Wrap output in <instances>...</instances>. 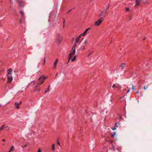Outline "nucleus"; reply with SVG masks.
I'll return each instance as SVG.
<instances>
[{"instance_id":"nucleus-54","label":"nucleus","mask_w":152,"mask_h":152,"mask_svg":"<svg viewBox=\"0 0 152 152\" xmlns=\"http://www.w3.org/2000/svg\"><path fill=\"white\" fill-rule=\"evenodd\" d=\"M118 124H120V123H118Z\"/></svg>"},{"instance_id":"nucleus-28","label":"nucleus","mask_w":152,"mask_h":152,"mask_svg":"<svg viewBox=\"0 0 152 152\" xmlns=\"http://www.w3.org/2000/svg\"><path fill=\"white\" fill-rule=\"evenodd\" d=\"M129 10V8H126V11H128Z\"/></svg>"},{"instance_id":"nucleus-49","label":"nucleus","mask_w":152,"mask_h":152,"mask_svg":"<svg viewBox=\"0 0 152 152\" xmlns=\"http://www.w3.org/2000/svg\"><path fill=\"white\" fill-rule=\"evenodd\" d=\"M58 75V73H56V76H57V75Z\"/></svg>"},{"instance_id":"nucleus-38","label":"nucleus","mask_w":152,"mask_h":152,"mask_svg":"<svg viewBox=\"0 0 152 152\" xmlns=\"http://www.w3.org/2000/svg\"><path fill=\"white\" fill-rule=\"evenodd\" d=\"M107 14V13H104V15H103L104 16H106V15Z\"/></svg>"},{"instance_id":"nucleus-25","label":"nucleus","mask_w":152,"mask_h":152,"mask_svg":"<svg viewBox=\"0 0 152 152\" xmlns=\"http://www.w3.org/2000/svg\"><path fill=\"white\" fill-rule=\"evenodd\" d=\"M81 35H79L77 38L79 39H80L81 38Z\"/></svg>"},{"instance_id":"nucleus-12","label":"nucleus","mask_w":152,"mask_h":152,"mask_svg":"<svg viewBox=\"0 0 152 152\" xmlns=\"http://www.w3.org/2000/svg\"><path fill=\"white\" fill-rule=\"evenodd\" d=\"M76 57V55L75 56H74V57H73V58L72 59V60H71V61H72V62L74 61H75V60Z\"/></svg>"},{"instance_id":"nucleus-41","label":"nucleus","mask_w":152,"mask_h":152,"mask_svg":"<svg viewBox=\"0 0 152 152\" xmlns=\"http://www.w3.org/2000/svg\"><path fill=\"white\" fill-rule=\"evenodd\" d=\"M57 143L58 144L60 145V143L58 141H57Z\"/></svg>"},{"instance_id":"nucleus-51","label":"nucleus","mask_w":152,"mask_h":152,"mask_svg":"<svg viewBox=\"0 0 152 152\" xmlns=\"http://www.w3.org/2000/svg\"><path fill=\"white\" fill-rule=\"evenodd\" d=\"M80 42H80H80H79V44H80Z\"/></svg>"},{"instance_id":"nucleus-22","label":"nucleus","mask_w":152,"mask_h":152,"mask_svg":"<svg viewBox=\"0 0 152 152\" xmlns=\"http://www.w3.org/2000/svg\"><path fill=\"white\" fill-rule=\"evenodd\" d=\"M115 134L116 133L115 132H113V134L111 135L112 137H113L115 135Z\"/></svg>"},{"instance_id":"nucleus-39","label":"nucleus","mask_w":152,"mask_h":152,"mask_svg":"<svg viewBox=\"0 0 152 152\" xmlns=\"http://www.w3.org/2000/svg\"><path fill=\"white\" fill-rule=\"evenodd\" d=\"M109 4H108L107 6V7L106 8H107V9L108 10V9L109 8Z\"/></svg>"},{"instance_id":"nucleus-52","label":"nucleus","mask_w":152,"mask_h":152,"mask_svg":"<svg viewBox=\"0 0 152 152\" xmlns=\"http://www.w3.org/2000/svg\"><path fill=\"white\" fill-rule=\"evenodd\" d=\"M129 90H128V92H129Z\"/></svg>"},{"instance_id":"nucleus-15","label":"nucleus","mask_w":152,"mask_h":152,"mask_svg":"<svg viewBox=\"0 0 152 152\" xmlns=\"http://www.w3.org/2000/svg\"><path fill=\"white\" fill-rule=\"evenodd\" d=\"M55 144H53L52 145V151H54L55 150Z\"/></svg>"},{"instance_id":"nucleus-21","label":"nucleus","mask_w":152,"mask_h":152,"mask_svg":"<svg viewBox=\"0 0 152 152\" xmlns=\"http://www.w3.org/2000/svg\"><path fill=\"white\" fill-rule=\"evenodd\" d=\"M79 40L80 39H77V38H76V40H75V43H77L78 42Z\"/></svg>"},{"instance_id":"nucleus-47","label":"nucleus","mask_w":152,"mask_h":152,"mask_svg":"<svg viewBox=\"0 0 152 152\" xmlns=\"http://www.w3.org/2000/svg\"><path fill=\"white\" fill-rule=\"evenodd\" d=\"M146 38L145 37L144 39H143V40H145L146 39Z\"/></svg>"},{"instance_id":"nucleus-29","label":"nucleus","mask_w":152,"mask_h":152,"mask_svg":"<svg viewBox=\"0 0 152 152\" xmlns=\"http://www.w3.org/2000/svg\"><path fill=\"white\" fill-rule=\"evenodd\" d=\"M27 146V145H23L22 146V148H25Z\"/></svg>"},{"instance_id":"nucleus-44","label":"nucleus","mask_w":152,"mask_h":152,"mask_svg":"<svg viewBox=\"0 0 152 152\" xmlns=\"http://www.w3.org/2000/svg\"><path fill=\"white\" fill-rule=\"evenodd\" d=\"M2 140V141H4V142H5V139H3V140Z\"/></svg>"},{"instance_id":"nucleus-2","label":"nucleus","mask_w":152,"mask_h":152,"mask_svg":"<svg viewBox=\"0 0 152 152\" xmlns=\"http://www.w3.org/2000/svg\"><path fill=\"white\" fill-rule=\"evenodd\" d=\"M8 72L7 74V79L9 82L10 83L12 80V69L10 68L8 69Z\"/></svg>"},{"instance_id":"nucleus-17","label":"nucleus","mask_w":152,"mask_h":152,"mask_svg":"<svg viewBox=\"0 0 152 152\" xmlns=\"http://www.w3.org/2000/svg\"><path fill=\"white\" fill-rule=\"evenodd\" d=\"M49 89L48 88L45 91V93H46L48 92H49Z\"/></svg>"},{"instance_id":"nucleus-55","label":"nucleus","mask_w":152,"mask_h":152,"mask_svg":"<svg viewBox=\"0 0 152 152\" xmlns=\"http://www.w3.org/2000/svg\"><path fill=\"white\" fill-rule=\"evenodd\" d=\"M74 38H73V40H74Z\"/></svg>"},{"instance_id":"nucleus-53","label":"nucleus","mask_w":152,"mask_h":152,"mask_svg":"<svg viewBox=\"0 0 152 152\" xmlns=\"http://www.w3.org/2000/svg\"><path fill=\"white\" fill-rule=\"evenodd\" d=\"M75 8L74 7V8H73V9H74Z\"/></svg>"},{"instance_id":"nucleus-10","label":"nucleus","mask_w":152,"mask_h":152,"mask_svg":"<svg viewBox=\"0 0 152 152\" xmlns=\"http://www.w3.org/2000/svg\"><path fill=\"white\" fill-rule=\"evenodd\" d=\"M77 46V43H75L74 44L72 48V50H75V47Z\"/></svg>"},{"instance_id":"nucleus-3","label":"nucleus","mask_w":152,"mask_h":152,"mask_svg":"<svg viewBox=\"0 0 152 152\" xmlns=\"http://www.w3.org/2000/svg\"><path fill=\"white\" fill-rule=\"evenodd\" d=\"M63 37L61 36L59 33H57L56 34V42L57 44H60L61 43L63 40Z\"/></svg>"},{"instance_id":"nucleus-30","label":"nucleus","mask_w":152,"mask_h":152,"mask_svg":"<svg viewBox=\"0 0 152 152\" xmlns=\"http://www.w3.org/2000/svg\"><path fill=\"white\" fill-rule=\"evenodd\" d=\"M118 124V123H116L115 124V127H118V126L117 125V124Z\"/></svg>"},{"instance_id":"nucleus-27","label":"nucleus","mask_w":152,"mask_h":152,"mask_svg":"<svg viewBox=\"0 0 152 152\" xmlns=\"http://www.w3.org/2000/svg\"><path fill=\"white\" fill-rule=\"evenodd\" d=\"M101 13L99 15V16H102V14H103V11H101Z\"/></svg>"},{"instance_id":"nucleus-11","label":"nucleus","mask_w":152,"mask_h":152,"mask_svg":"<svg viewBox=\"0 0 152 152\" xmlns=\"http://www.w3.org/2000/svg\"><path fill=\"white\" fill-rule=\"evenodd\" d=\"M19 12L21 15L22 17H23L24 15L23 11L22 10H20Z\"/></svg>"},{"instance_id":"nucleus-13","label":"nucleus","mask_w":152,"mask_h":152,"mask_svg":"<svg viewBox=\"0 0 152 152\" xmlns=\"http://www.w3.org/2000/svg\"><path fill=\"white\" fill-rule=\"evenodd\" d=\"M125 64L123 63L120 66V67H121V70H122L123 69V67H124Z\"/></svg>"},{"instance_id":"nucleus-5","label":"nucleus","mask_w":152,"mask_h":152,"mask_svg":"<svg viewBox=\"0 0 152 152\" xmlns=\"http://www.w3.org/2000/svg\"><path fill=\"white\" fill-rule=\"evenodd\" d=\"M104 19V18L103 17L99 18L97 21H96L94 24V25L96 26H99L102 22L103 20Z\"/></svg>"},{"instance_id":"nucleus-48","label":"nucleus","mask_w":152,"mask_h":152,"mask_svg":"<svg viewBox=\"0 0 152 152\" xmlns=\"http://www.w3.org/2000/svg\"><path fill=\"white\" fill-rule=\"evenodd\" d=\"M91 54V53H90L88 55V57L89 56V55H90V54Z\"/></svg>"},{"instance_id":"nucleus-23","label":"nucleus","mask_w":152,"mask_h":152,"mask_svg":"<svg viewBox=\"0 0 152 152\" xmlns=\"http://www.w3.org/2000/svg\"><path fill=\"white\" fill-rule=\"evenodd\" d=\"M40 77H42V79H43L44 80L45 79H46V78H47V77H44V76H41Z\"/></svg>"},{"instance_id":"nucleus-50","label":"nucleus","mask_w":152,"mask_h":152,"mask_svg":"<svg viewBox=\"0 0 152 152\" xmlns=\"http://www.w3.org/2000/svg\"><path fill=\"white\" fill-rule=\"evenodd\" d=\"M139 93V91H137L136 93Z\"/></svg>"},{"instance_id":"nucleus-20","label":"nucleus","mask_w":152,"mask_h":152,"mask_svg":"<svg viewBox=\"0 0 152 152\" xmlns=\"http://www.w3.org/2000/svg\"><path fill=\"white\" fill-rule=\"evenodd\" d=\"M142 1L143 3L145 4H148V3L146 0H142Z\"/></svg>"},{"instance_id":"nucleus-33","label":"nucleus","mask_w":152,"mask_h":152,"mask_svg":"<svg viewBox=\"0 0 152 152\" xmlns=\"http://www.w3.org/2000/svg\"><path fill=\"white\" fill-rule=\"evenodd\" d=\"M107 10V8H105L104 9V11H103L104 12H106Z\"/></svg>"},{"instance_id":"nucleus-40","label":"nucleus","mask_w":152,"mask_h":152,"mask_svg":"<svg viewBox=\"0 0 152 152\" xmlns=\"http://www.w3.org/2000/svg\"><path fill=\"white\" fill-rule=\"evenodd\" d=\"M6 130H7L9 129V127L7 126L6 127Z\"/></svg>"},{"instance_id":"nucleus-42","label":"nucleus","mask_w":152,"mask_h":152,"mask_svg":"<svg viewBox=\"0 0 152 152\" xmlns=\"http://www.w3.org/2000/svg\"><path fill=\"white\" fill-rule=\"evenodd\" d=\"M12 151V150H10L9 151H8V152H10L11 151Z\"/></svg>"},{"instance_id":"nucleus-31","label":"nucleus","mask_w":152,"mask_h":152,"mask_svg":"<svg viewBox=\"0 0 152 152\" xmlns=\"http://www.w3.org/2000/svg\"><path fill=\"white\" fill-rule=\"evenodd\" d=\"M112 130H115L116 129V128L115 127H113L112 129Z\"/></svg>"},{"instance_id":"nucleus-43","label":"nucleus","mask_w":152,"mask_h":152,"mask_svg":"<svg viewBox=\"0 0 152 152\" xmlns=\"http://www.w3.org/2000/svg\"><path fill=\"white\" fill-rule=\"evenodd\" d=\"M64 22H65V20H64V22H63V23H64V24H63V27H64Z\"/></svg>"},{"instance_id":"nucleus-24","label":"nucleus","mask_w":152,"mask_h":152,"mask_svg":"<svg viewBox=\"0 0 152 152\" xmlns=\"http://www.w3.org/2000/svg\"><path fill=\"white\" fill-rule=\"evenodd\" d=\"M113 88H117L118 86H116L115 84H114L113 85Z\"/></svg>"},{"instance_id":"nucleus-1","label":"nucleus","mask_w":152,"mask_h":152,"mask_svg":"<svg viewBox=\"0 0 152 152\" xmlns=\"http://www.w3.org/2000/svg\"><path fill=\"white\" fill-rule=\"evenodd\" d=\"M42 78V77H40L38 79V80L40 81L38 82L34 86V91L39 92L40 91L39 85L42 84L44 82V80Z\"/></svg>"},{"instance_id":"nucleus-9","label":"nucleus","mask_w":152,"mask_h":152,"mask_svg":"<svg viewBox=\"0 0 152 152\" xmlns=\"http://www.w3.org/2000/svg\"><path fill=\"white\" fill-rule=\"evenodd\" d=\"M21 102H20V103H17V102H15V106H16V108H17V109H18L19 108V107L18 106V105L20 104H21Z\"/></svg>"},{"instance_id":"nucleus-32","label":"nucleus","mask_w":152,"mask_h":152,"mask_svg":"<svg viewBox=\"0 0 152 152\" xmlns=\"http://www.w3.org/2000/svg\"><path fill=\"white\" fill-rule=\"evenodd\" d=\"M45 57L44 58V63H43V65H44L45 64Z\"/></svg>"},{"instance_id":"nucleus-19","label":"nucleus","mask_w":152,"mask_h":152,"mask_svg":"<svg viewBox=\"0 0 152 152\" xmlns=\"http://www.w3.org/2000/svg\"><path fill=\"white\" fill-rule=\"evenodd\" d=\"M4 125H3L0 128V132L3 129V128H4Z\"/></svg>"},{"instance_id":"nucleus-7","label":"nucleus","mask_w":152,"mask_h":152,"mask_svg":"<svg viewBox=\"0 0 152 152\" xmlns=\"http://www.w3.org/2000/svg\"><path fill=\"white\" fill-rule=\"evenodd\" d=\"M85 45H82L80 48L77 50V52L79 53V50H83L85 49Z\"/></svg>"},{"instance_id":"nucleus-34","label":"nucleus","mask_w":152,"mask_h":152,"mask_svg":"<svg viewBox=\"0 0 152 152\" xmlns=\"http://www.w3.org/2000/svg\"><path fill=\"white\" fill-rule=\"evenodd\" d=\"M72 9H71L67 13H69L72 10Z\"/></svg>"},{"instance_id":"nucleus-26","label":"nucleus","mask_w":152,"mask_h":152,"mask_svg":"<svg viewBox=\"0 0 152 152\" xmlns=\"http://www.w3.org/2000/svg\"><path fill=\"white\" fill-rule=\"evenodd\" d=\"M132 89L133 90H134V86L133 84H132Z\"/></svg>"},{"instance_id":"nucleus-35","label":"nucleus","mask_w":152,"mask_h":152,"mask_svg":"<svg viewBox=\"0 0 152 152\" xmlns=\"http://www.w3.org/2000/svg\"><path fill=\"white\" fill-rule=\"evenodd\" d=\"M41 150L40 148H39L37 152H41Z\"/></svg>"},{"instance_id":"nucleus-36","label":"nucleus","mask_w":152,"mask_h":152,"mask_svg":"<svg viewBox=\"0 0 152 152\" xmlns=\"http://www.w3.org/2000/svg\"><path fill=\"white\" fill-rule=\"evenodd\" d=\"M14 148V146H12L11 148L10 149V150H12V149Z\"/></svg>"},{"instance_id":"nucleus-8","label":"nucleus","mask_w":152,"mask_h":152,"mask_svg":"<svg viewBox=\"0 0 152 152\" xmlns=\"http://www.w3.org/2000/svg\"><path fill=\"white\" fill-rule=\"evenodd\" d=\"M89 29H90V28H88L86 29L85 30V31H84L83 32V33L81 35L83 36H85L86 35V34L88 30Z\"/></svg>"},{"instance_id":"nucleus-37","label":"nucleus","mask_w":152,"mask_h":152,"mask_svg":"<svg viewBox=\"0 0 152 152\" xmlns=\"http://www.w3.org/2000/svg\"><path fill=\"white\" fill-rule=\"evenodd\" d=\"M30 85V83H29V84H28V85L27 86V87L25 89H26L27 88H28V86H29Z\"/></svg>"},{"instance_id":"nucleus-45","label":"nucleus","mask_w":152,"mask_h":152,"mask_svg":"<svg viewBox=\"0 0 152 152\" xmlns=\"http://www.w3.org/2000/svg\"><path fill=\"white\" fill-rule=\"evenodd\" d=\"M143 88L144 89H145L146 88H145V86H144V87H143Z\"/></svg>"},{"instance_id":"nucleus-14","label":"nucleus","mask_w":152,"mask_h":152,"mask_svg":"<svg viewBox=\"0 0 152 152\" xmlns=\"http://www.w3.org/2000/svg\"><path fill=\"white\" fill-rule=\"evenodd\" d=\"M58 60L57 59L56 60V61H55V63H54V68H55V66H56V64H57L58 63Z\"/></svg>"},{"instance_id":"nucleus-6","label":"nucleus","mask_w":152,"mask_h":152,"mask_svg":"<svg viewBox=\"0 0 152 152\" xmlns=\"http://www.w3.org/2000/svg\"><path fill=\"white\" fill-rule=\"evenodd\" d=\"M70 53L69 54V61L72 58L73 56L74 55L75 53V50H71L70 52Z\"/></svg>"},{"instance_id":"nucleus-18","label":"nucleus","mask_w":152,"mask_h":152,"mask_svg":"<svg viewBox=\"0 0 152 152\" xmlns=\"http://www.w3.org/2000/svg\"><path fill=\"white\" fill-rule=\"evenodd\" d=\"M142 1V0H136L137 4H138L140 2V1Z\"/></svg>"},{"instance_id":"nucleus-4","label":"nucleus","mask_w":152,"mask_h":152,"mask_svg":"<svg viewBox=\"0 0 152 152\" xmlns=\"http://www.w3.org/2000/svg\"><path fill=\"white\" fill-rule=\"evenodd\" d=\"M10 2L13 3L12 0H10ZM16 1L19 3L18 6L20 8L24 6V2L22 0H16Z\"/></svg>"},{"instance_id":"nucleus-46","label":"nucleus","mask_w":152,"mask_h":152,"mask_svg":"<svg viewBox=\"0 0 152 152\" xmlns=\"http://www.w3.org/2000/svg\"><path fill=\"white\" fill-rule=\"evenodd\" d=\"M50 85H49L48 86V88H49L50 87Z\"/></svg>"},{"instance_id":"nucleus-16","label":"nucleus","mask_w":152,"mask_h":152,"mask_svg":"<svg viewBox=\"0 0 152 152\" xmlns=\"http://www.w3.org/2000/svg\"><path fill=\"white\" fill-rule=\"evenodd\" d=\"M87 42H88L87 40H86L84 41V42L83 44V45H85V46L86 45V44H87Z\"/></svg>"}]
</instances>
